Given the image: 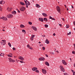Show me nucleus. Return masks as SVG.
<instances>
[{"label":"nucleus","mask_w":75,"mask_h":75,"mask_svg":"<svg viewBox=\"0 0 75 75\" xmlns=\"http://www.w3.org/2000/svg\"><path fill=\"white\" fill-rule=\"evenodd\" d=\"M59 67L61 71L63 72H64L65 70V69H64V68L63 66L62 65H61Z\"/></svg>","instance_id":"obj_1"},{"label":"nucleus","mask_w":75,"mask_h":75,"mask_svg":"<svg viewBox=\"0 0 75 75\" xmlns=\"http://www.w3.org/2000/svg\"><path fill=\"white\" fill-rule=\"evenodd\" d=\"M56 8L58 13H60V14H61V12H60L61 11V9H60V8H59V7L58 6H57L56 7Z\"/></svg>","instance_id":"obj_2"},{"label":"nucleus","mask_w":75,"mask_h":75,"mask_svg":"<svg viewBox=\"0 0 75 75\" xmlns=\"http://www.w3.org/2000/svg\"><path fill=\"white\" fill-rule=\"evenodd\" d=\"M21 11H24L25 10V8L24 6H22L20 9Z\"/></svg>","instance_id":"obj_3"},{"label":"nucleus","mask_w":75,"mask_h":75,"mask_svg":"<svg viewBox=\"0 0 75 75\" xmlns=\"http://www.w3.org/2000/svg\"><path fill=\"white\" fill-rule=\"evenodd\" d=\"M7 17L9 18H11L13 17V15L11 14H9L7 15Z\"/></svg>","instance_id":"obj_4"},{"label":"nucleus","mask_w":75,"mask_h":75,"mask_svg":"<svg viewBox=\"0 0 75 75\" xmlns=\"http://www.w3.org/2000/svg\"><path fill=\"white\" fill-rule=\"evenodd\" d=\"M1 19H2L3 20H4V21H7V18L6 17L3 16L1 18Z\"/></svg>","instance_id":"obj_5"},{"label":"nucleus","mask_w":75,"mask_h":75,"mask_svg":"<svg viewBox=\"0 0 75 75\" xmlns=\"http://www.w3.org/2000/svg\"><path fill=\"white\" fill-rule=\"evenodd\" d=\"M62 62L63 65H67V63L66 62L65 60H62Z\"/></svg>","instance_id":"obj_6"},{"label":"nucleus","mask_w":75,"mask_h":75,"mask_svg":"<svg viewBox=\"0 0 75 75\" xmlns=\"http://www.w3.org/2000/svg\"><path fill=\"white\" fill-rule=\"evenodd\" d=\"M42 73L44 74H47V71L45 70L44 69H42Z\"/></svg>","instance_id":"obj_7"},{"label":"nucleus","mask_w":75,"mask_h":75,"mask_svg":"<svg viewBox=\"0 0 75 75\" xmlns=\"http://www.w3.org/2000/svg\"><path fill=\"white\" fill-rule=\"evenodd\" d=\"M18 59H21V60H22V61H24V58L22 56H19L18 57Z\"/></svg>","instance_id":"obj_8"},{"label":"nucleus","mask_w":75,"mask_h":75,"mask_svg":"<svg viewBox=\"0 0 75 75\" xmlns=\"http://www.w3.org/2000/svg\"><path fill=\"white\" fill-rule=\"evenodd\" d=\"M8 59H9V62H15V60L13 59H11V58H9Z\"/></svg>","instance_id":"obj_9"},{"label":"nucleus","mask_w":75,"mask_h":75,"mask_svg":"<svg viewBox=\"0 0 75 75\" xmlns=\"http://www.w3.org/2000/svg\"><path fill=\"white\" fill-rule=\"evenodd\" d=\"M39 60L40 61H44L45 60V58L43 57H40L39 58Z\"/></svg>","instance_id":"obj_10"},{"label":"nucleus","mask_w":75,"mask_h":75,"mask_svg":"<svg viewBox=\"0 0 75 75\" xmlns=\"http://www.w3.org/2000/svg\"><path fill=\"white\" fill-rule=\"evenodd\" d=\"M2 41H3V42L1 43V44H2L4 45L6 44V40H2Z\"/></svg>","instance_id":"obj_11"},{"label":"nucleus","mask_w":75,"mask_h":75,"mask_svg":"<svg viewBox=\"0 0 75 75\" xmlns=\"http://www.w3.org/2000/svg\"><path fill=\"white\" fill-rule=\"evenodd\" d=\"M13 9V8H10L8 7L7 8V10L8 11H11V10Z\"/></svg>","instance_id":"obj_12"},{"label":"nucleus","mask_w":75,"mask_h":75,"mask_svg":"<svg viewBox=\"0 0 75 75\" xmlns=\"http://www.w3.org/2000/svg\"><path fill=\"white\" fill-rule=\"evenodd\" d=\"M32 28H33V30H34L35 31H37V28L35 26H33L32 27Z\"/></svg>","instance_id":"obj_13"},{"label":"nucleus","mask_w":75,"mask_h":75,"mask_svg":"<svg viewBox=\"0 0 75 75\" xmlns=\"http://www.w3.org/2000/svg\"><path fill=\"white\" fill-rule=\"evenodd\" d=\"M25 4H26V6H30V3L28 1H27V2L25 3Z\"/></svg>","instance_id":"obj_14"},{"label":"nucleus","mask_w":75,"mask_h":75,"mask_svg":"<svg viewBox=\"0 0 75 75\" xmlns=\"http://www.w3.org/2000/svg\"><path fill=\"white\" fill-rule=\"evenodd\" d=\"M45 43H46V44H50V41L48 40L47 39L45 40Z\"/></svg>","instance_id":"obj_15"},{"label":"nucleus","mask_w":75,"mask_h":75,"mask_svg":"<svg viewBox=\"0 0 75 75\" xmlns=\"http://www.w3.org/2000/svg\"><path fill=\"white\" fill-rule=\"evenodd\" d=\"M5 3V1H0V4H4Z\"/></svg>","instance_id":"obj_16"},{"label":"nucleus","mask_w":75,"mask_h":75,"mask_svg":"<svg viewBox=\"0 0 75 75\" xmlns=\"http://www.w3.org/2000/svg\"><path fill=\"white\" fill-rule=\"evenodd\" d=\"M39 21H41V22H43V21H44L43 18H39Z\"/></svg>","instance_id":"obj_17"},{"label":"nucleus","mask_w":75,"mask_h":75,"mask_svg":"<svg viewBox=\"0 0 75 75\" xmlns=\"http://www.w3.org/2000/svg\"><path fill=\"white\" fill-rule=\"evenodd\" d=\"M32 69L33 71H36V70L37 69V68L36 67H34L32 68Z\"/></svg>","instance_id":"obj_18"},{"label":"nucleus","mask_w":75,"mask_h":75,"mask_svg":"<svg viewBox=\"0 0 75 75\" xmlns=\"http://www.w3.org/2000/svg\"><path fill=\"white\" fill-rule=\"evenodd\" d=\"M42 16H43L44 17H47V16H48L47 15V14L45 13H42Z\"/></svg>","instance_id":"obj_19"},{"label":"nucleus","mask_w":75,"mask_h":75,"mask_svg":"<svg viewBox=\"0 0 75 75\" xmlns=\"http://www.w3.org/2000/svg\"><path fill=\"white\" fill-rule=\"evenodd\" d=\"M45 65H47V66H50V64H49V63H48V62H46L45 63Z\"/></svg>","instance_id":"obj_20"},{"label":"nucleus","mask_w":75,"mask_h":75,"mask_svg":"<svg viewBox=\"0 0 75 75\" xmlns=\"http://www.w3.org/2000/svg\"><path fill=\"white\" fill-rule=\"evenodd\" d=\"M35 6L36 7H37V8H40V6L38 4H36Z\"/></svg>","instance_id":"obj_21"},{"label":"nucleus","mask_w":75,"mask_h":75,"mask_svg":"<svg viewBox=\"0 0 75 75\" xmlns=\"http://www.w3.org/2000/svg\"><path fill=\"white\" fill-rule=\"evenodd\" d=\"M10 55L8 54L7 55V56H8V57H13V56H12V54L10 53Z\"/></svg>","instance_id":"obj_22"},{"label":"nucleus","mask_w":75,"mask_h":75,"mask_svg":"<svg viewBox=\"0 0 75 75\" xmlns=\"http://www.w3.org/2000/svg\"><path fill=\"white\" fill-rule=\"evenodd\" d=\"M50 19H51V20H55V19L54 18H52L51 16H50L49 17Z\"/></svg>","instance_id":"obj_23"},{"label":"nucleus","mask_w":75,"mask_h":75,"mask_svg":"<svg viewBox=\"0 0 75 75\" xmlns=\"http://www.w3.org/2000/svg\"><path fill=\"white\" fill-rule=\"evenodd\" d=\"M44 20L45 21H46V22H47V21H48V19L46 18H44Z\"/></svg>","instance_id":"obj_24"},{"label":"nucleus","mask_w":75,"mask_h":75,"mask_svg":"<svg viewBox=\"0 0 75 75\" xmlns=\"http://www.w3.org/2000/svg\"><path fill=\"white\" fill-rule=\"evenodd\" d=\"M20 4L22 6H24V5H25V3L22 2H20Z\"/></svg>","instance_id":"obj_25"},{"label":"nucleus","mask_w":75,"mask_h":75,"mask_svg":"<svg viewBox=\"0 0 75 75\" xmlns=\"http://www.w3.org/2000/svg\"><path fill=\"white\" fill-rule=\"evenodd\" d=\"M20 27H21V28H24L25 27L24 25H23L21 24L20 25Z\"/></svg>","instance_id":"obj_26"},{"label":"nucleus","mask_w":75,"mask_h":75,"mask_svg":"<svg viewBox=\"0 0 75 75\" xmlns=\"http://www.w3.org/2000/svg\"><path fill=\"white\" fill-rule=\"evenodd\" d=\"M12 14H16V11H13L12 12Z\"/></svg>","instance_id":"obj_27"},{"label":"nucleus","mask_w":75,"mask_h":75,"mask_svg":"<svg viewBox=\"0 0 75 75\" xmlns=\"http://www.w3.org/2000/svg\"><path fill=\"white\" fill-rule=\"evenodd\" d=\"M0 56H1L2 57H4V54L3 53H1L0 54Z\"/></svg>","instance_id":"obj_28"},{"label":"nucleus","mask_w":75,"mask_h":75,"mask_svg":"<svg viewBox=\"0 0 75 75\" xmlns=\"http://www.w3.org/2000/svg\"><path fill=\"white\" fill-rule=\"evenodd\" d=\"M22 32H23V33H24L25 34V31L24 30H22Z\"/></svg>","instance_id":"obj_29"},{"label":"nucleus","mask_w":75,"mask_h":75,"mask_svg":"<svg viewBox=\"0 0 75 75\" xmlns=\"http://www.w3.org/2000/svg\"><path fill=\"white\" fill-rule=\"evenodd\" d=\"M28 23L29 24V25H32V22H30V21L28 22Z\"/></svg>","instance_id":"obj_30"},{"label":"nucleus","mask_w":75,"mask_h":75,"mask_svg":"<svg viewBox=\"0 0 75 75\" xmlns=\"http://www.w3.org/2000/svg\"><path fill=\"white\" fill-rule=\"evenodd\" d=\"M8 45L10 47H11V44L10 42L8 43Z\"/></svg>","instance_id":"obj_31"},{"label":"nucleus","mask_w":75,"mask_h":75,"mask_svg":"<svg viewBox=\"0 0 75 75\" xmlns=\"http://www.w3.org/2000/svg\"><path fill=\"white\" fill-rule=\"evenodd\" d=\"M35 37V35H32L31 36V38H33Z\"/></svg>","instance_id":"obj_32"},{"label":"nucleus","mask_w":75,"mask_h":75,"mask_svg":"<svg viewBox=\"0 0 75 75\" xmlns=\"http://www.w3.org/2000/svg\"><path fill=\"white\" fill-rule=\"evenodd\" d=\"M45 27H46V28H47L48 27V25L47 24H45Z\"/></svg>","instance_id":"obj_33"},{"label":"nucleus","mask_w":75,"mask_h":75,"mask_svg":"<svg viewBox=\"0 0 75 75\" xmlns=\"http://www.w3.org/2000/svg\"><path fill=\"white\" fill-rule=\"evenodd\" d=\"M71 32H69V33H68L67 34V35H71Z\"/></svg>","instance_id":"obj_34"},{"label":"nucleus","mask_w":75,"mask_h":75,"mask_svg":"<svg viewBox=\"0 0 75 75\" xmlns=\"http://www.w3.org/2000/svg\"><path fill=\"white\" fill-rule=\"evenodd\" d=\"M42 49L43 50H45V47H42Z\"/></svg>","instance_id":"obj_35"},{"label":"nucleus","mask_w":75,"mask_h":75,"mask_svg":"<svg viewBox=\"0 0 75 75\" xmlns=\"http://www.w3.org/2000/svg\"><path fill=\"white\" fill-rule=\"evenodd\" d=\"M36 72H37V73H39V70H36L35 71Z\"/></svg>","instance_id":"obj_36"},{"label":"nucleus","mask_w":75,"mask_h":75,"mask_svg":"<svg viewBox=\"0 0 75 75\" xmlns=\"http://www.w3.org/2000/svg\"><path fill=\"white\" fill-rule=\"evenodd\" d=\"M72 54H75V51H73L72 52Z\"/></svg>","instance_id":"obj_37"},{"label":"nucleus","mask_w":75,"mask_h":75,"mask_svg":"<svg viewBox=\"0 0 75 75\" xmlns=\"http://www.w3.org/2000/svg\"><path fill=\"white\" fill-rule=\"evenodd\" d=\"M64 75H68V74H67V73H64Z\"/></svg>","instance_id":"obj_38"},{"label":"nucleus","mask_w":75,"mask_h":75,"mask_svg":"<svg viewBox=\"0 0 75 75\" xmlns=\"http://www.w3.org/2000/svg\"><path fill=\"white\" fill-rule=\"evenodd\" d=\"M66 27L67 28H69V25H66Z\"/></svg>","instance_id":"obj_39"},{"label":"nucleus","mask_w":75,"mask_h":75,"mask_svg":"<svg viewBox=\"0 0 75 75\" xmlns=\"http://www.w3.org/2000/svg\"><path fill=\"white\" fill-rule=\"evenodd\" d=\"M27 47H28V48H29L30 46V45H27Z\"/></svg>","instance_id":"obj_40"},{"label":"nucleus","mask_w":75,"mask_h":75,"mask_svg":"<svg viewBox=\"0 0 75 75\" xmlns=\"http://www.w3.org/2000/svg\"><path fill=\"white\" fill-rule=\"evenodd\" d=\"M50 54H54V53L52 52H50Z\"/></svg>","instance_id":"obj_41"},{"label":"nucleus","mask_w":75,"mask_h":75,"mask_svg":"<svg viewBox=\"0 0 75 75\" xmlns=\"http://www.w3.org/2000/svg\"><path fill=\"white\" fill-rule=\"evenodd\" d=\"M34 39L33 38H30V40H31V41H33V39Z\"/></svg>","instance_id":"obj_42"},{"label":"nucleus","mask_w":75,"mask_h":75,"mask_svg":"<svg viewBox=\"0 0 75 75\" xmlns=\"http://www.w3.org/2000/svg\"><path fill=\"white\" fill-rule=\"evenodd\" d=\"M29 49H30V50H33V47H30L29 48Z\"/></svg>","instance_id":"obj_43"},{"label":"nucleus","mask_w":75,"mask_h":75,"mask_svg":"<svg viewBox=\"0 0 75 75\" xmlns=\"http://www.w3.org/2000/svg\"><path fill=\"white\" fill-rule=\"evenodd\" d=\"M20 61L21 63H24V62L23 61Z\"/></svg>","instance_id":"obj_44"},{"label":"nucleus","mask_w":75,"mask_h":75,"mask_svg":"<svg viewBox=\"0 0 75 75\" xmlns=\"http://www.w3.org/2000/svg\"><path fill=\"white\" fill-rule=\"evenodd\" d=\"M13 51H15V50H16V48L14 47H13Z\"/></svg>","instance_id":"obj_45"},{"label":"nucleus","mask_w":75,"mask_h":75,"mask_svg":"<svg viewBox=\"0 0 75 75\" xmlns=\"http://www.w3.org/2000/svg\"><path fill=\"white\" fill-rule=\"evenodd\" d=\"M0 10L1 11H2V8L1 7H0Z\"/></svg>","instance_id":"obj_46"},{"label":"nucleus","mask_w":75,"mask_h":75,"mask_svg":"<svg viewBox=\"0 0 75 75\" xmlns=\"http://www.w3.org/2000/svg\"><path fill=\"white\" fill-rule=\"evenodd\" d=\"M24 1L25 2V3H27V1H27V0H24Z\"/></svg>","instance_id":"obj_47"},{"label":"nucleus","mask_w":75,"mask_h":75,"mask_svg":"<svg viewBox=\"0 0 75 75\" xmlns=\"http://www.w3.org/2000/svg\"><path fill=\"white\" fill-rule=\"evenodd\" d=\"M40 47H42L43 46V45L42 44L40 45Z\"/></svg>","instance_id":"obj_48"},{"label":"nucleus","mask_w":75,"mask_h":75,"mask_svg":"<svg viewBox=\"0 0 75 75\" xmlns=\"http://www.w3.org/2000/svg\"><path fill=\"white\" fill-rule=\"evenodd\" d=\"M62 20L63 21H65V19H64V18H62Z\"/></svg>","instance_id":"obj_49"},{"label":"nucleus","mask_w":75,"mask_h":75,"mask_svg":"<svg viewBox=\"0 0 75 75\" xmlns=\"http://www.w3.org/2000/svg\"><path fill=\"white\" fill-rule=\"evenodd\" d=\"M45 55H46V57H48V55L46 54Z\"/></svg>","instance_id":"obj_50"},{"label":"nucleus","mask_w":75,"mask_h":75,"mask_svg":"<svg viewBox=\"0 0 75 75\" xmlns=\"http://www.w3.org/2000/svg\"><path fill=\"white\" fill-rule=\"evenodd\" d=\"M71 71L73 72V73H74V72H75V71H74V70H71Z\"/></svg>","instance_id":"obj_51"},{"label":"nucleus","mask_w":75,"mask_h":75,"mask_svg":"<svg viewBox=\"0 0 75 75\" xmlns=\"http://www.w3.org/2000/svg\"><path fill=\"white\" fill-rule=\"evenodd\" d=\"M54 51H55L56 52H58V53H59V52H58V51H55L54 50Z\"/></svg>","instance_id":"obj_52"},{"label":"nucleus","mask_w":75,"mask_h":75,"mask_svg":"<svg viewBox=\"0 0 75 75\" xmlns=\"http://www.w3.org/2000/svg\"><path fill=\"white\" fill-rule=\"evenodd\" d=\"M18 13H20V11L19 10H18Z\"/></svg>","instance_id":"obj_53"},{"label":"nucleus","mask_w":75,"mask_h":75,"mask_svg":"<svg viewBox=\"0 0 75 75\" xmlns=\"http://www.w3.org/2000/svg\"><path fill=\"white\" fill-rule=\"evenodd\" d=\"M53 35H54V36H55V33H54L53 34Z\"/></svg>","instance_id":"obj_54"},{"label":"nucleus","mask_w":75,"mask_h":75,"mask_svg":"<svg viewBox=\"0 0 75 75\" xmlns=\"http://www.w3.org/2000/svg\"><path fill=\"white\" fill-rule=\"evenodd\" d=\"M59 26H60V27H62V25L61 24H59Z\"/></svg>","instance_id":"obj_55"},{"label":"nucleus","mask_w":75,"mask_h":75,"mask_svg":"<svg viewBox=\"0 0 75 75\" xmlns=\"http://www.w3.org/2000/svg\"><path fill=\"white\" fill-rule=\"evenodd\" d=\"M73 75H75V72L73 73Z\"/></svg>","instance_id":"obj_56"},{"label":"nucleus","mask_w":75,"mask_h":75,"mask_svg":"<svg viewBox=\"0 0 75 75\" xmlns=\"http://www.w3.org/2000/svg\"><path fill=\"white\" fill-rule=\"evenodd\" d=\"M71 7L72 8H74V7L73 6H72V5H71Z\"/></svg>","instance_id":"obj_57"},{"label":"nucleus","mask_w":75,"mask_h":75,"mask_svg":"<svg viewBox=\"0 0 75 75\" xmlns=\"http://www.w3.org/2000/svg\"><path fill=\"white\" fill-rule=\"evenodd\" d=\"M67 11H68V10H69V9L68 8H67Z\"/></svg>","instance_id":"obj_58"},{"label":"nucleus","mask_w":75,"mask_h":75,"mask_svg":"<svg viewBox=\"0 0 75 75\" xmlns=\"http://www.w3.org/2000/svg\"><path fill=\"white\" fill-rule=\"evenodd\" d=\"M28 5H26V7H27V8H28Z\"/></svg>","instance_id":"obj_59"},{"label":"nucleus","mask_w":75,"mask_h":75,"mask_svg":"<svg viewBox=\"0 0 75 75\" xmlns=\"http://www.w3.org/2000/svg\"><path fill=\"white\" fill-rule=\"evenodd\" d=\"M74 48H75V44H74Z\"/></svg>","instance_id":"obj_60"},{"label":"nucleus","mask_w":75,"mask_h":75,"mask_svg":"<svg viewBox=\"0 0 75 75\" xmlns=\"http://www.w3.org/2000/svg\"><path fill=\"white\" fill-rule=\"evenodd\" d=\"M64 6H65V7L66 8H67V7L66 6V5H64Z\"/></svg>","instance_id":"obj_61"},{"label":"nucleus","mask_w":75,"mask_h":75,"mask_svg":"<svg viewBox=\"0 0 75 75\" xmlns=\"http://www.w3.org/2000/svg\"><path fill=\"white\" fill-rule=\"evenodd\" d=\"M39 44H40V43H41V42H39Z\"/></svg>","instance_id":"obj_62"},{"label":"nucleus","mask_w":75,"mask_h":75,"mask_svg":"<svg viewBox=\"0 0 75 75\" xmlns=\"http://www.w3.org/2000/svg\"><path fill=\"white\" fill-rule=\"evenodd\" d=\"M43 37H45V35H44V36H43Z\"/></svg>","instance_id":"obj_63"},{"label":"nucleus","mask_w":75,"mask_h":75,"mask_svg":"<svg viewBox=\"0 0 75 75\" xmlns=\"http://www.w3.org/2000/svg\"><path fill=\"white\" fill-rule=\"evenodd\" d=\"M16 10H17V11H18V8H16Z\"/></svg>","instance_id":"obj_64"}]
</instances>
